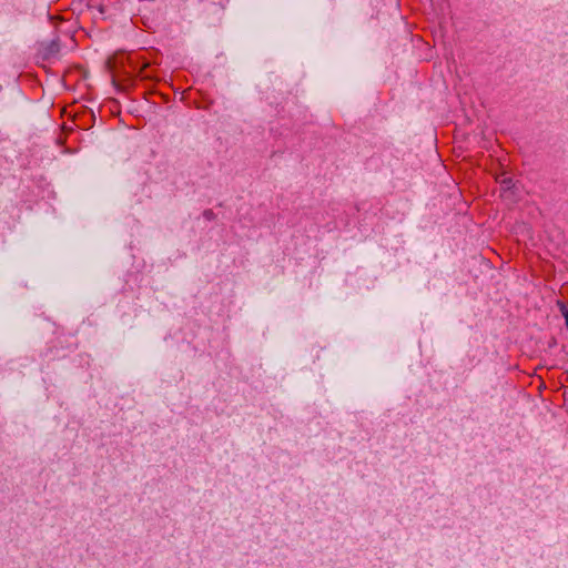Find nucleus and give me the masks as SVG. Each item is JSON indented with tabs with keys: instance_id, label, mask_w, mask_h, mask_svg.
Returning <instances> with one entry per match:
<instances>
[{
	"instance_id": "f257e3e1",
	"label": "nucleus",
	"mask_w": 568,
	"mask_h": 568,
	"mask_svg": "<svg viewBox=\"0 0 568 568\" xmlns=\"http://www.w3.org/2000/svg\"><path fill=\"white\" fill-rule=\"evenodd\" d=\"M558 306H559L561 315L565 317V321L567 323L568 322V306L562 302H558Z\"/></svg>"
}]
</instances>
